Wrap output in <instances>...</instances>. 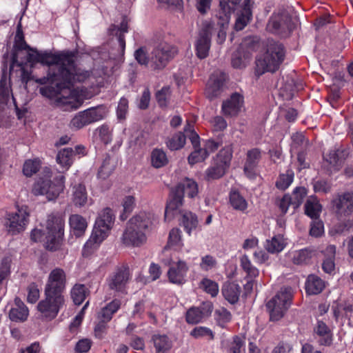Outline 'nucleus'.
<instances>
[{
	"label": "nucleus",
	"instance_id": "obj_51",
	"mask_svg": "<svg viewBox=\"0 0 353 353\" xmlns=\"http://www.w3.org/2000/svg\"><path fill=\"white\" fill-rule=\"evenodd\" d=\"M114 162L109 156H107L103 161L99 168L98 176L99 178L105 179L108 178L114 169Z\"/></svg>",
	"mask_w": 353,
	"mask_h": 353
},
{
	"label": "nucleus",
	"instance_id": "obj_16",
	"mask_svg": "<svg viewBox=\"0 0 353 353\" xmlns=\"http://www.w3.org/2000/svg\"><path fill=\"white\" fill-rule=\"evenodd\" d=\"M212 29V25L209 22H205L196 40V55L200 59H204L208 55L210 48Z\"/></svg>",
	"mask_w": 353,
	"mask_h": 353
},
{
	"label": "nucleus",
	"instance_id": "obj_52",
	"mask_svg": "<svg viewBox=\"0 0 353 353\" xmlns=\"http://www.w3.org/2000/svg\"><path fill=\"white\" fill-rule=\"evenodd\" d=\"M70 293L74 304L80 305L86 297V288L84 285L76 284L72 288Z\"/></svg>",
	"mask_w": 353,
	"mask_h": 353
},
{
	"label": "nucleus",
	"instance_id": "obj_18",
	"mask_svg": "<svg viewBox=\"0 0 353 353\" xmlns=\"http://www.w3.org/2000/svg\"><path fill=\"white\" fill-rule=\"evenodd\" d=\"M130 279V272L128 268L121 267L118 268L110 276L108 283L110 289L123 292L127 283Z\"/></svg>",
	"mask_w": 353,
	"mask_h": 353
},
{
	"label": "nucleus",
	"instance_id": "obj_35",
	"mask_svg": "<svg viewBox=\"0 0 353 353\" xmlns=\"http://www.w3.org/2000/svg\"><path fill=\"white\" fill-rule=\"evenodd\" d=\"M250 57V52L245 51L242 46L239 47L232 54L231 60L232 67L239 69L245 68Z\"/></svg>",
	"mask_w": 353,
	"mask_h": 353
},
{
	"label": "nucleus",
	"instance_id": "obj_40",
	"mask_svg": "<svg viewBox=\"0 0 353 353\" xmlns=\"http://www.w3.org/2000/svg\"><path fill=\"white\" fill-rule=\"evenodd\" d=\"M112 30L115 32V34L117 36L119 46L120 48L117 59H119L123 57L125 52V41L124 39V34L128 32V22L125 19H123L119 26H114V29Z\"/></svg>",
	"mask_w": 353,
	"mask_h": 353
},
{
	"label": "nucleus",
	"instance_id": "obj_30",
	"mask_svg": "<svg viewBox=\"0 0 353 353\" xmlns=\"http://www.w3.org/2000/svg\"><path fill=\"white\" fill-rule=\"evenodd\" d=\"M178 192L186 194L190 198H194L199 192L198 184L192 179L186 178L180 182L176 187Z\"/></svg>",
	"mask_w": 353,
	"mask_h": 353
},
{
	"label": "nucleus",
	"instance_id": "obj_6",
	"mask_svg": "<svg viewBox=\"0 0 353 353\" xmlns=\"http://www.w3.org/2000/svg\"><path fill=\"white\" fill-rule=\"evenodd\" d=\"M292 298V289L283 288L267 304L271 321H279L291 304Z\"/></svg>",
	"mask_w": 353,
	"mask_h": 353
},
{
	"label": "nucleus",
	"instance_id": "obj_56",
	"mask_svg": "<svg viewBox=\"0 0 353 353\" xmlns=\"http://www.w3.org/2000/svg\"><path fill=\"white\" fill-rule=\"evenodd\" d=\"M194 149V151L188 157V162L190 164L194 165L196 163L201 162L209 155L208 152L204 148L198 147Z\"/></svg>",
	"mask_w": 353,
	"mask_h": 353
},
{
	"label": "nucleus",
	"instance_id": "obj_33",
	"mask_svg": "<svg viewBox=\"0 0 353 353\" xmlns=\"http://www.w3.org/2000/svg\"><path fill=\"white\" fill-rule=\"evenodd\" d=\"M72 199L76 206L81 207L85 205L88 194L84 185L79 183L72 186Z\"/></svg>",
	"mask_w": 353,
	"mask_h": 353
},
{
	"label": "nucleus",
	"instance_id": "obj_20",
	"mask_svg": "<svg viewBox=\"0 0 353 353\" xmlns=\"http://www.w3.org/2000/svg\"><path fill=\"white\" fill-rule=\"evenodd\" d=\"M170 268L168 272L170 281L175 284H181L185 282V278L188 270V266L184 261L179 260L174 262L168 261Z\"/></svg>",
	"mask_w": 353,
	"mask_h": 353
},
{
	"label": "nucleus",
	"instance_id": "obj_48",
	"mask_svg": "<svg viewBox=\"0 0 353 353\" xmlns=\"http://www.w3.org/2000/svg\"><path fill=\"white\" fill-rule=\"evenodd\" d=\"M151 162L154 168H159L165 165L168 162V159L163 150L156 148L152 152Z\"/></svg>",
	"mask_w": 353,
	"mask_h": 353
},
{
	"label": "nucleus",
	"instance_id": "obj_47",
	"mask_svg": "<svg viewBox=\"0 0 353 353\" xmlns=\"http://www.w3.org/2000/svg\"><path fill=\"white\" fill-rule=\"evenodd\" d=\"M185 140L184 134L179 132L167 139L166 145L171 150H178L185 145Z\"/></svg>",
	"mask_w": 353,
	"mask_h": 353
},
{
	"label": "nucleus",
	"instance_id": "obj_60",
	"mask_svg": "<svg viewBox=\"0 0 353 353\" xmlns=\"http://www.w3.org/2000/svg\"><path fill=\"white\" fill-rule=\"evenodd\" d=\"M39 168V161L37 160H27L23 165V172L27 176H31Z\"/></svg>",
	"mask_w": 353,
	"mask_h": 353
},
{
	"label": "nucleus",
	"instance_id": "obj_3",
	"mask_svg": "<svg viewBox=\"0 0 353 353\" xmlns=\"http://www.w3.org/2000/svg\"><path fill=\"white\" fill-rule=\"evenodd\" d=\"M64 222L54 214H50L46 220L45 230L34 229L31 239L34 242L44 241L45 247L50 251L60 248L64 233Z\"/></svg>",
	"mask_w": 353,
	"mask_h": 353
},
{
	"label": "nucleus",
	"instance_id": "obj_41",
	"mask_svg": "<svg viewBox=\"0 0 353 353\" xmlns=\"http://www.w3.org/2000/svg\"><path fill=\"white\" fill-rule=\"evenodd\" d=\"M121 306V301L118 299H114L108 303L107 305L101 308V311L97 314V319H102L105 321H110L112 315L117 312Z\"/></svg>",
	"mask_w": 353,
	"mask_h": 353
},
{
	"label": "nucleus",
	"instance_id": "obj_36",
	"mask_svg": "<svg viewBox=\"0 0 353 353\" xmlns=\"http://www.w3.org/2000/svg\"><path fill=\"white\" fill-rule=\"evenodd\" d=\"M286 245L287 242L284 237L279 234L266 240L265 248L268 252L274 254L281 252Z\"/></svg>",
	"mask_w": 353,
	"mask_h": 353
},
{
	"label": "nucleus",
	"instance_id": "obj_27",
	"mask_svg": "<svg viewBox=\"0 0 353 353\" xmlns=\"http://www.w3.org/2000/svg\"><path fill=\"white\" fill-rule=\"evenodd\" d=\"M28 314V309L24 303L20 299L15 298L9 312L10 320L15 322H23L27 319Z\"/></svg>",
	"mask_w": 353,
	"mask_h": 353
},
{
	"label": "nucleus",
	"instance_id": "obj_31",
	"mask_svg": "<svg viewBox=\"0 0 353 353\" xmlns=\"http://www.w3.org/2000/svg\"><path fill=\"white\" fill-rule=\"evenodd\" d=\"M222 293L228 302L234 304L236 303L239 299L241 287L235 283H227L223 286Z\"/></svg>",
	"mask_w": 353,
	"mask_h": 353
},
{
	"label": "nucleus",
	"instance_id": "obj_2",
	"mask_svg": "<svg viewBox=\"0 0 353 353\" xmlns=\"http://www.w3.org/2000/svg\"><path fill=\"white\" fill-rule=\"evenodd\" d=\"M152 220L153 215L144 212L132 217L121 236L122 243L128 247H140L145 243Z\"/></svg>",
	"mask_w": 353,
	"mask_h": 353
},
{
	"label": "nucleus",
	"instance_id": "obj_15",
	"mask_svg": "<svg viewBox=\"0 0 353 353\" xmlns=\"http://www.w3.org/2000/svg\"><path fill=\"white\" fill-rule=\"evenodd\" d=\"M29 213L26 208H21L14 213L8 214L6 223L8 232L12 235L23 231L28 223Z\"/></svg>",
	"mask_w": 353,
	"mask_h": 353
},
{
	"label": "nucleus",
	"instance_id": "obj_22",
	"mask_svg": "<svg viewBox=\"0 0 353 353\" xmlns=\"http://www.w3.org/2000/svg\"><path fill=\"white\" fill-rule=\"evenodd\" d=\"M212 312V305L210 302L203 303L200 307H191L186 313V321L190 324H196L209 316Z\"/></svg>",
	"mask_w": 353,
	"mask_h": 353
},
{
	"label": "nucleus",
	"instance_id": "obj_50",
	"mask_svg": "<svg viewBox=\"0 0 353 353\" xmlns=\"http://www.w3.org/2000/svg\"><path fill=\"white\" fill-rule=\"evenodd\" d=\"M181 223L186 232L190 234L192 230L196 228L198 221L194 214L185 212L182 216Z\"/></svg>",
	"mask_w": 353,
	"mask_h": 353
},
{
	"label": "nucleus",
	"instance_id": "obj_17",
	"mask_svg": "<svg viewBox=\"0 0 353 353\" xmlns=\"http://www.w3.org/2000/svg\"><path fill=\"white\" fill-rule=\"evenodd\" d=\"M333 208L339 216H347L353 213V192L338 194L332 200Z\"/></svg>",
	"mask_w": 353,
	"mask_h": 353
},
{
	"label": "nucleus",
	"instance_id": "obj_11",
	"mask_svg": "<svg viewBox=\"0 0 353 353\" xmlns=\"http://www.w3.org/2000/svg\"><path fill=\"white\" fill-rule=\"evenodd\" d=\"M177 53V49L174 46L162 43L157 46L152 52L150 62L154 69H161Z\"/></svg>",
	"mask_w": 353,
	"mask_h": 353
},
{
	"label": "nucleus",
	"instance_id": "obj_32",
	"mask_svg": "<svg viewBox=\"0 0 353 353\" xmlns=\"http://www.w3.org/2000/svg\"><path fill=\"white\" fill-rule=\"evenodd\" d=\"M28 48H30V46L25 41L21 30L18 28L14 37L12 63L18 58H20Z\"/></svg>",
	"mask_w": 353,
	"mask_h": 353
},
{
	"label": "nucleus",
	"instance_id": "obj_29",
	"mask_svg": "<svg viewBox=\"0 0 353 353\" xmlns=\"http://www.w3.org/2000/svg\"><path fill=\"white\" fill-rule=\"evenodd\" d=\"M92 139L96 144L108 145L112 139V130L108 125H102L94 130Z\"/></svg>",
	"mask_w": 353,
	"mask_h": 353
},
{
	"label": "nucleus",
	"instance_id": "obj_42",
	"mask_svg": "<svg viewBox=\"0 0 353 353\" xmlns=\"http://www.w3.org/2000/svg\"><path fill=\"white\" fill-rule=\"evenodd\" d=\"M69 223L75 236H81L87 228V221L79 214H72L70 216Z\"/></svg>",
	"mask_w": 353,
	"mask_h": 353
},
{
	"label": "nucleus",
	"instance_id": "obj_1",
	"mask_svg": "<svg viewBox=\"0 0 353 353\" xmlns=\"http://www.w3.org/2000/svg\"><path fill=\"white\" fill-rule=\"evenodd\" d=\"M41 63L49 67L47 77L37 78L35 81L43 85H51L39 89L40 93L49 99H55L57 105L63 106L65 110L79 108L85 99V92L74 88L77 82H84L90 78V72L78 68L72 52L53 54L42 52Z\"/></svg>",
	"mask_w": 353,
	"mask_h": 353
},
{
	"label": "nucleus",
	"instance_id": "obj_62",
	"mask_svg": "<svg viewBox=\"0 0 353 353\" xmlns=\"http://www.w3.org/2000/svg\"><path fill=\"white\" fill-rule=\"evenodd\" d=\"M323 232L324 226L323 222L319 219H313L311 223V228L310 230V235L314 237H319L321 236Z\"/></svg>",
	"mask_w": 353,
	"mask_h": 353
},
{
	"label": "nucleus",
	"instance_id": "obj_21",
	"mask_svg": "<svg viewBox=\"0 0 353 353\" xmlns=\"http://www.w3.org/2000/svg\"><path fill=\"white\" fill-rule=\"evenodd\" d=\"M261 158V150L253 148L247 152L244 163L243 171L245 176L250 179H254L256 176V167Z\"/></svg>",
	"mask_w": 353,
	"mask_h": 353
},
{
	"label": "nucleus",
	"instance_id": "obj_4",
	"mask_svg": "<svg viewBox=\"0 0 353 353\" xmlns=\"http://www.w3.org/2000/svg\"><path fill=\"white\" fill-rule=\"evenodd\" d=\"M283 46L274 41H270L265 53L256 60V72L259 75L266 72H274L279 68L284 59Z\"/></svg>",
	"mask_w": 353,
	"mask_h": 353
},
{
	"label": "nucleus",
	"instance_id": "obj_26",
	"mask_svg": "<svg viewBox=\"0 0 353 353\" xmlns=\"http://www.w3.org/2000/svg\"><path fill=\"white\" fill-rule=\"evenodd\" d=\"M314 332L319 338V342L321 345L329 346L332 343V332L323 321L317 320L314 327Z\"/></svg>",
	"mask_w": 353,
	"mask_h": 353
},
{
	"label": "nucleus",
	"instance_id": "obj_45",
	"mask_svg": "<svg viewBox=\"0 0 353 353\" xmlns=\"http://www.w3.org/2000/svg\"><path fill=\"white\" fill-rule=\"evenodd\" d=\"M322 206L316 197L309 198L305 204V212L312 219H319Z\"/></svg>",
	"mask_w": 353,
	"mask_h": 353
},
{
	"label": "nucleus",
	"instance_id": "obj_9",
	"mask_svg": "<svg viewBox=\"0 0 353 353\" xmlns=\"http://www.w3.org/2000/svg\"><path fill=\"white\" fill-rule=\"evenodd\" d=\"M294 28V25L291 17L285 10L274 13L267 25L269 31L283 37L288 36Z\"/></svg>",
	"mask_w": 353,
	"mask_h": 353
},
{
	"label": "nucleus",
	"instance_id": "obj_7",
	"mask_svg": "<svg viewBox=\"0 0 353 353\" xmlns=\"http://www.w3.org/2000/svg\"><path fill=\"white\" fill-rule=\"evenodd\" d=\"M233 150L228 145L221 150L214 159L213 164L205 171V179L208 181L222 177L230 165Z\"/></svg>",
	"mask_w": 353,
	"mask_h": 353
},
{
	"label": "nucleus",
	"instance_id": "obj_63",
	"mask_svg": "<svg viewBox=\"0 0 353 353\" xmlns=\"http://www.w3.org/2000/svg\"><path fill=\"white\" fill-rule=\"evenodd\" d=\"M39 295L38 286L34 283L30 284L28 287V301L31 303H36L39 298Z\"/></svg>",
	"mask_w": 353,
	"mask_h": 353
},
{
	"label": "nucleus",
	"instance_id": "obj_55",
	"mask_svg": "<svg viewBox=\"0 0 353 353\" xmlns=\"http://www.w3.org/2000/svg\"><path fill=\"white\" fill-rule=\"evenodd\" d=\"M240 261L241 268L248 276L255 278L259 275V270L252 264L247 255L242 256Z\"/></svg>",
	"mask_w": 353,
	"mask_h": 353
},
{
	"label": "nucleus",
	"instance_id": "obj_12",
	"mask_svg": "<svg viewBox=\"0 0 353 353\" xmlns=\"http://www.w3.org/2000/svg\"><path fill=\"white\" fill-rule=\"evenodd\" d=\"M45 299L39 303L37 309L43 317L51 320L57 316L64 303V298L63 296H54L48 293H45Z\"/></svg>",
	"mask_w": 353,
	"mask_h": 353
},
{
	"label": "nucleus",
	"instance_id": "obj_57",
	"mask_svg": "<svg viewBox=\"0 0 353 353\" xmlns=\"http://www.w3.org/2000/svg\"><path fill=\"white\" fill-rule=\"evenodd\" d=\"M171 98L170 88L165 86L162 88L156 94V99L161 107H165L168 105Z\"/></svg>",
	"mask_w": 353,
	"mask_h": 353
},
{
	"label": "nucleus",
	"instance_id": "obj_23",
	"mask_svg": "<svg viewBox=\"0 0 353 353\" xmlns=\"http://www.w3.org/2000/svg\"><path fill=\"white\" fill-rule=\"evenodd\" d=\"M243 105V97L238 93H234L223 102L222 112L225 116L234 117L241 111Z\"/></svg>",
	"mask_w": 353,
	"mask_h": 353
},
{
	"label": "nucleus",
	"instance_id": "obj_44",
	"mask_svg": "<svg viewBox=\"0 0 353 353\" xmlns=\"http://www.w3.org/2000/svg\"><path fill=\"white\" fill-rule=\"evenodd\" d=\"M245 5L243 8L241 14L237 17L234 25V28L236 30H243L252 17V12L250 7L248 6V3H250V0H245Z\"/></svg>",
	"mask_w": 353,
	"mask_h": 353
},
{
	"label": "nucleus",
	"instance_id": "obj_34",
	"mask_svg": "<svg viewBox=\"0 0 353 353\" xmlns=\"http://www.w3.org/2000/svg\"><path fill=\"white\" fill-rule=\"evenodd\" d=\"M152 342L156 353H166L172 346V341L165 334H154L152 336Z\"/></svg>",
	"mask_w": 353,
	"mask_h": 353
},
{
	"label": "nucleus",
	"instance_id": "obj_46",
	"mask_svg": "<svg viewBox=\"0 0 353 353\" xmlns=\"http://www.w3.org/2000/svg\"><path fill=\"white\" fill-rule=\"evenodd\" d=\"M183 245V243L181 239V232L178 228L172 229L169 233L168 244L165 247V249H167V248H172L177 250L181 249Z\"/></svg>",
	"mask_w": 353,
	"mask_h": 353
},
{
	"label": "nucleus",
	"instance_id": "obj_24",
	"mask_svg": "<svg viewBox=\"0 0 353 353\" xmlns=\"http://www.w3.org/2000/svg\"><path fill=\"white\" fill-rule=\"evenodd\" d=\"M242 0H220L219 12V24L223 28L229 23L230 15L240 7Z\"/></svg>",
	"mask_w": 353,
	"mask_h": 353
},
{
	"label": "nucleus",
	"instance_id": "obj_54",
	"mask_svg": "<svg viewBox=\"0 0 353 353\" xmlns=\"http://www.w3.org/2000/svg\"><path fill=\"white\" fill-rule=\"evenodd\" d=\"M306 194V190L303 187H298L294 190L292 195H290V199L292 200V206L294 210L301 205Z\"/></svg>",
	"mask_w": 353,
	"mask_h": 353
},
{
	"label": "nucleus",
	"instance_id": "obj_37",
	"mask_svg": "<svg viewBox=\"0 0 353 353\" xmlns=\"http://www.w3.org/2000/svg\"><path fill=\"white\" fill-rule=\"evenodd\" d=\"M73 161V148H65L57 153V162L63 170H68L72 165Z\"/></svg>",
	"mask_w": 353,
	"mask_h": 353
},
{
	"label": "nucleus",
	"instance_id": "obj_59",
	"mask_svg": "<svg viewBox=\"0 0 353 353\" xmlns=\"http://www.w3.org/2000/svg\"><path fill=\"white\" fill-rule=\"evenodd\" d=\"M216 319L221 327H224L232 319L231 313L224 307L219 308L215 311Z\"/></svg>",
	"mask_w": 353,
	"mask_h": 353
},
{
	"label": "nucleus",
	"instance_id": "obj_53",
	"mask_svg": "<svg viewBox=\"0 0 353 353\" xmlns=\"http://www.w3.org/2000/svg\"><path fill=\"white\" fill-rule=\"evenodd\" d=\"M294 176V172L292 170H288L285 174H281L279 175L276 182V186L280 190H286L292 183Z\"/></svg>",
	"mask_w": 353,
	"mask_h": 353
},
{
	"label": "nucleus",
	"instance_id": "obj_61",
	"mask_svg": "<svg viewBox=\"0 0 353 353\" xmlns=\"http://www.w3.org/2000/svg\"><path fill=\"white\" fill-rule=\"evenodd\" d=\"M134 205V199L132 196H126L123 201V213L121 214V219L125 220L128 217V214L130 213Z\"/></svg>",
	"mask_w": 353,
	"mask_h": 353
},
{
	"label": "nucleus",
	"instance_id": "obj_28",
	"mask_svg": "<svg viewBox=\"0 0 353 353\" xmlns=\"http://www.w3.org/2000/svg\"><path fill=\"white\" fill-rule=\"evenodd\" d=\"M42 52H39L33 48H28L24 54L12 63V65L23 66L27 63L34 64L41 63Z\"/></svg>",
	"mask_w": 353,
	"mask_h": 353
},
{
	"label": "nucleus",
	"instance_id": "obj_38",
	"mask_svg": "<svg viewBox=\"0 0 353 353\" xmlns=\"http://www.w3.org/2000/svg\"><path fill=\"white\" fill-rule=\"evenodd\" d=\"M229 202L234 210L242 212H244L248 207L246 199L236 190L230 191Z\"/></svg>",
	"mask_w": 353,
	"mask_h": 353
},
{
	"label": "nucleus",
	"instance_id": "obj_8",
	"mask_svg": "<svg viewBox=\"0 0 353 353\" xmlns=\"http://www.w3.org/2000/svg\"><path fill=\"white\" fill-rule=\"evenodd\" d=\"M106 114L107 109L105 106L90 108L77 113L70 121V126L72 129L79 130L104 119Z\"/></svg>",
	"mask_w": 353,
	"mask_h": 353
},
{
	"label": "nucleus",
	"instance_id": "obj_13",
	"mask_svg": "<svg viewBox=\"0 0 353 353\" xmlns=\"http://www.w3.org/2000/svg\"><path fill=\"white\" fill-rule=\"evenodd\" d=\"M66 281L65 271L59 268H54L48 275L45 286V293L54 296H63L62 292L65 288Z\"/></svg>",
	"mask_w": 353,
	"mask_h": 353
},
{
	"label": "nucleus",
	"instance_id": "obj_10",
	"mask_svg": "<svg viewBox=\"0 0 353 353\" xmlns=\"http://www.w3.org/2000/svg\"><path fill=\"white\" fill-rule=\"evenodd\" d=\"M63 176L57 180V184L52 183L48 179H39L34 185L32 193L34 195H46L48 201L58 197L63 190Z\"/></svg>",
	"mask_w": 353,
	"mask_h": 353
},
{
	"label": "nucleus",
	"instance_id": "obj_49",
	"mask_svg": "<svg viewBox=\"0 0 353 353\" xmlns=\"http://www.w3.org/2000/svg\"><path fill=\"white\" fill-rule=\"evenodd\" d=\"M339 152V150L333 149L324 155V160L330 166L329 169L331 172L337 170L341 165Z\"/></svg>",
	"mask_w": 353,
	"mask_h": 353
},
{
	"label": "nucleus",
	"instance_id": "obj_5",
	"mask_svg": "<svg viewBox=\"0 0 353 353\" xmlns=\"http://www.w3.org/2000/svg\"><path fill=\"white\" fill-rule=\"evenodd\" d=\"M114 221L112 210L106 208L99 214L92 235L85 244L86 248H97L108 235Z\"/></svg>",
	"mask_w": 353,
	"mask_h": 353
},
{
	"label": "nucleus",
	"instance_id": "obj_39",
	"mask_svg": "<svg viewBox=\"0 0 353 353\" xmlns=\"http://www.w3.org/2000/svg\"><path fill=\"white\" fill-rule=\"evenodd\" d=\"M324 281L317 276L310 275L305 283L306 292L309 294H319L324 288Z\"/></svg>",
	"mask_w": 353,
	"mask_h": 353
},
{
	"label": "nucleus",
	"instance_id": "obj_14",
	"mask_svg": "<svg viewBox=\"0 0 353 353\" xmlns=\"http://www.w3.org/2000/svg\"><path fill=\"white\" fill-rule=\"evenodd\" d=\"M12 107L16 110L19 118H20L19 108L11 88L10 78L3 73L0 79V111L4 112L7 108Z\"/></svg>",
	"mask_w": 353,
	"mask_h": 353
},
{
	"label": "nucleus",
	"instance_id": "obj_58",
	"mask_svg": "<svg viewBox=\"0 0 353 353\" xmlns=\"http://www.w3.org/2000/svg\"><path fill=\"white\" fill-rule=\"evenodd\" d=\"M201 288L212 296H215L219 292V287L216 282L208 279H203L201 282Z\"/></svg>",
	"mask_w": 353,
	"mask_h": 353
},
{
	"label": "nucleus",
	"instance_id": "obj_25",
	"mask_svg": "<svg viewBox=\"0 0 353 353\" xmlns=\"http://www.w3.org/2000/svg\"><path fill=\"white\" fill-rule=\"evenodd\" d=\"M183 194L178 192V190L176 188H173L171 190L170 199L167 203L165 211V219H171L172 217L180 212V208L183 205Z\"/></svg>",
	"mask_w": 353,
	"mask_h": 353
},
{
	"label": "nucleus",
	"instance_id": "obj_43",
	"mask_svg": "<svg viewBox=\"0 0 353 353\" xmlns=\"http://www.w3.org/2000/svg\"><path fill=\"white\" fill-rule=\"evenodd\" d=\"M313 251L308 248L295 250L289 253V257L293 263L302 265L307 263L313 255Z\"/></svg>",
	"mask_w": 353,
	"mask_h": 353
},
{
	"label": "nucleus",
	"instance_id": "obj_19",
	"mask_svg": "<svg viewBox=\"0 0 353 353\" xmlns=\"http://www.w3.org/2000/svg\"><path fill=\"white\" fill-rule=\"evenodd\" d=\"M226 75L221 71H215L210 77L205 89L208 98L212 99L217 97L221 92Z\"/></svg>",
	"mask_w": 353,
	"mask_h": 353
},
{
	"label": "nucleus",
	"instance_id": "obj_64",
	"mask_svg": "<svg viewBox=\"0 0 353 353\" xmlns=\"http://www.w3.org/2000/svg\"><path fill=\"white\" fill-rule=\"evenodd\" d=\"M108 321L98 319L94 329V336L98 339H102L106 333Z\"/></svg>",
	"mask_w": 353,
	"mask_h": 353
}]
</instances>
